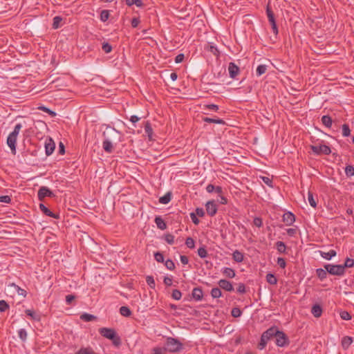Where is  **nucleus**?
<instances>
[{"label":"nucleus","instance_id":"f704fd0d","mask_svg":"<svg viewBox=\"0 0 354 354\" xmlns=\"http://www.w3.org/2000/svg\"><path fill=\"white\" fill-rule=\"evenodd\" d=\"M308 201L311 207L314 208L317 207V202L314 198L313 194L310 191L308 193Z\"/></svg>","mask_w":354,"mask_h":354},{"label":"nucleus","instance_id":"473e14b6","mask_svg":"<svg viewBox=\"0 0 354 354\" xmlns=\"http://www.w3.org/2000/svg\"><path fill=\"white\" fill-rule=\"evenodd\" d=\"M80 319L84 322H91L96 319V317L88 313H84L80 316Z\"/></svg>","mask_w":354,"mask_h":354},{"label":"nucleus","instance_id":"0eeeda50","mask_svg":"<svg viewBox=\"0 0 354 354\" xmlns=\"http://www.w3.org/2000/svg\"><path fill=\"white\" fill-rule=\"evenodd\" d=\"M311 149L315 154L328 155L331 153L330 148L326 145H312Z\"/></svg>","mask_w":354,"mask_h":354},{"label":"nucleus","instance_id":"4d7b16f0","mask_svg":"<svg viewBox=\"0 0 354 354\" xmlns=\"http://www.w3.org/2000/svg\"><path fill=\"white\" fill-rule=\"evenodd\" d=\"M154 258L156 261L162 263L164 261V257L162 253L157 252L154 254Z\"/></svg>","mask_w":354,"mask_h":354},{"label":"nucleus","instance_id":"4468645a","mask_svg":"<svg viewBox=\"0 0 354 354\" xmlns=\"http://www.w3.org/2000/svg\"><path fill=\"white\" fill-rule=\"evenodd\" d=\"M228 71L230 77L234 79L239 73V68L233 62H230L228 66Z\"/></svg>","mask_w":354,"mask_h":354},{"label":"nucleus","instance_id":"ddd939ff","mask_svg":"<svg viewBox=\"0 0 354 354\" xmlns=\"http://www.w3.org/2000/svg\"><path fill=\"white\" fill-rule=\"evenodd\" d=\"M218 284L219 287L226 291L232 292L234 290L232 283L225 279H221L218 281Z\"/></svg>","mask_w":354,"mask_h":354},{"label":"nucleus","instance_id":"052dcab7","mask_svg":"<svg viewBox=\"0 0 354 354\" xmlns=\"http://www.w3.org/2000/svg\"><path fill=\"white\" fill-rule=\"evenodd\" d=\"M266 15H267L268 20L274 18V13H273L272 10H271V8L269 7V6H268L266 8Z\"/></svg>","mask_w":354,"mask_h":354},{"label":"nucleus","instance_id":"b1692460","mask_svg":"<svg viewBox=\"0 0 354 354\" xmlns=\"http://www.w3.org/2000/svg\"><path fill=\"white\" fill-rule=\"evenodd\" d=\"M322 122L325 127L330 128L333 124V120L330 116L326 115L322 116Z\"/></svg>","mask_w":354,"mask_h":354},{"label":"nucleus","instance_id":"393cba45","mask_svg":"<svg viewBox=\"0 0 354 354\" xmlns=\"http://www.w3.org/2000/svg\"><path fill=\"white\" fill-rule=\"evenodd\" d=\"M203 120L204 122H207V123H215V124H225V122L223 120L219 119V118L216 119V118H211L205 117Z\"/></svg>","mask_w":354,"mask_h":354},{"label":"nucleus","instance_id":"c756f323","mask_svg":"<svg viewBox=\"0 0 354 354\" xmlns=\"http://www.w3.org/2000/svg\"><path fill=\"white\" fill-rule=\"evenodd\" d=\"M145 133L147 135L149 140L152 139V133H153V129L151 128V126L149 122H147L145 125Z\"/></svg>","mask_w":354,"mask_h":354},{"label":"nucleus","instance_id":"69168bd1","mask_svg":"<svg viewBox=\"0 0 354 354\" xmlns=\"http://www.w3.org/2000/svg\"><path fill=\"white\" fill-rule=\"evenodd\" d=\"M205 107L207 109L217 111L218 110V106L214 104L205 105Z\"/></svg>","mask_w":354,"mask_h":354},{"label":"nucleus","instance_id":"e433bc0d","mask_svg":"<svg viewBox=\"0 0 354 354\" xmlns=\"http://www.w3.org/2000/svg\"><path fill=\"white\" fill-rule=\"evenodd\" d=\"M25 313L27 315L30 316L33 320L39 321L40 319V316L30 309L26 310Z\"/></svg>","mask_w":354,"mask_h":354},{"label":"nucleus","instance_id":"13d9d810","mask_svg":"<svg viewBox=\"0 0 354 354\" xmlns=\"http://www.w3.org/2000/svg\"><path fill=\"white\" fill-rule=\"evenodd\" d=\"M261 178L262 180V181L266 184L267 185H268L269 187H272V180L269 178V177H267V176H261Z\"/></svg>","mask_w":354,"mask_h":354},{"label":"nucleus","instance_id":"2eb2a0df","mask_svg":"<svg viewBox=\"0 0 354 354\" xmlns=\"http://www.w3.org/2000/svg\"><path fill=\"white\" fill-rule=\"evenodd\" d=\"M192 297L196 301H201L203 299V292L201 288H194L192 290Z\"/></svg>","mask_w":354,"mask_h":354},{"label":"nucleus","instance_id":"20e7f679","mask_svg":"<svg viewBox=\"0 0 354 354\" xmlns=\"http://www.w3.org/2000/svg\"><path fill=\"white\" fill-rule=\"evenodd\" d=\"M165 347L166 351L176 353L183 349V344L176 338L167 337Z\"/></svg>","mask_w":354,"mask_h":354},{"label":"nucleus","instance_id":"a878e982","mask_svg":"<svg viewBox=\"0 0 354 354\" xmlns=\"http://www.w3.org/2000/svg\"><path fill=\"white\" fill-rule=\"evenodd\" d=\"M10 287L13 288L14 290L17 292V294L19 295H21V296H24V297H26V291L20 288L19 286L16 285L15 283H12L9 285Z\"/></svg>","mask_w":354,"mask_h":354},{"label":"nucleus","instance_id":"c85d7f7f","mask_svg":"<svg viewBox=\"0 0 354 354\" xmlns=\"http://www.w3.org/2000/svg\"><path fill=\"white\" fill-rule=\"evenodd\" d=\"M268 66L265 64H260L257 66L256 70L257 76H261L264 74L267 71Z\"/></svg>","mask_w":354,"mask_h":354},{"label":"nucleus","instance_id":"1a4fd4ad","mask_svg":"<svg viewBox=\"0 0 354 354\" xmlns=\"http://www.w3.org/2000/svg\"><path fill=\"white\" fill-rule=\"evenodd\" d=\"M45 153L46 156L51 155L55 148V144L51 138H47L44 142Z\"/></svg>","mask_w":354,"mask_h":354},{"label":"nucleus","instance_id":"338daca9","mask_svg":"<svg viewBox=\"0 0 354 354\" xmlns=\"http://www.w3.org/2000/svg\"><path fill=\"white\" fill-rule=\"evenodd\" d=\"M190 217L192 218V222L194 224L198 225L199 223V220L197 218V216L196 215V214L194 212L190 213Z\"/></svg>","mask_w":354,"mask_h":354},{"label":"nucleus","instance_id":"f03ea898","mask_svg":"<svg viewBox=\"0 0 354 354\" xmlns=\"http://www.w3.org/2000/svg\"><path fill=\"white\" fill-rule=\"evenodd\" d=\"M21 128V124H17L13 131L8 135L7 138V145L10 147L13 153H15L16 152V142L17 140V136Z\"/></svg>","mask_w":354,"mask_h":354},{"label":"nucleus","instance_id":"6e6d98bb","mask_svg":"<svg viewBox=\"0 0 354 354\" xmlns=\"http://www.w3.org/2000/svg\"><path fill=\"white\" fill-rule=\"evenodd\" d=\"M231 314H232V316L234 317H239L241 315L242 312L239 308H234L232 310Z\"/></svg>","mask_w":354,"mask_h":354},{"label":"nucleus","instance_id":"5701e85b","mask_svg":"<svg viewBox=\"0 0 354 354\" xmlns=\"http://www.w3.org/2000/svg\"><path fill=\"white\" fill-rule=\"evenodd\" d=\"M222 273L227 277L232 279L235 277V271L231 268H224L222 270Z\"/></svg>","mask_w":354,"mask_h":354},{"label":"nucleus","instance_id":"c03bdc74","mask_svg":"<svg viewBox=\"0 0 354 354\" xmlns=\"http://www.w3.org/2000/svg\"><path fill=\"white\" fill-rule=\"evenodd\" d=\"M185 245L189 248H191V249L194 248V247H195V241H194V240L192 238L188 237L185 240Z\"/></svg>","mask_w":354,"mask_h":354},{"label":"nucleus","instance_id":"7c9ffc66","mask_svg":"<svg viewBox=\"0 0 354 354\" xmlns=\"http://www.w3.org/2000/svg\"><path fill=\"white\" fill-rule=\"evenodd\" d=\"M171 199V193L168 192L166 194H165L163 196H161L159 198V203L162 204H167L170 202Z\"/></svg>","mask_w":354,"mask_h":354},{"label":"nucleus","instance_id":"3c124183","mask_svg":"<svg viewBox=\"0 0 354 354\" xmlns=\"http://www.w3.org/2000/svg\"><path fill=\"white\" fill-rule=\"evenodd\" d=\"M166 268L169 270H173L175 268V264L171 259H167L165 263Z\"/></svg>","mask_w":354,"mask_h":354},{"label":"nucleus","instance_id":"bb28decb","mask_svg":"<svg viewBox=\"0 0 354 354\" xmlns=\"http://www.w3.org/2000/svg\"><path fill=\"white\" fill-rule=\"evenodd\" d=\"M327 272H328L326 271V270L325 268L324 269L317 268L316 270V274H317L318 278L321 281L324 280L327 277Z\"/></svg>","mask_w":354,"mask_h":354},{"label":"nucleus","instance_id":"774afa93","mask_svg":"<svg viewBox=\"0 0 354 354\" xmlns=\"http://www.w3.org/2000/svg\"><path fill=\"white\" fill-rule=\"evenodd\" d=\"M184 55L180 53V54H178L176 57H175V62L178 64V63H181L183 59H184Z\"/></svg>","mask_w":354,"mask_h":354},{"label":"nucleus","instance_id":"423d86ee","mask_svg":"<svg viewBox=\"0 0 354 354\" xmlns=\"http://www.w3.org/2000/svg\"><path fill=\"white\" fill-rule=\"evenodd\" d=\"M275 343L278 346L283 347L288 344L289 341L286 335L277 329V334L275 335Z\"/></svg>","mask_w":354,"mask_h":354},{"label":"nucleus","instance_id":"a211bd4d","mask_svg":"<svg viewBox=\"0 0 354 354\" xmlns=\"http://www.w3.org/2000/svg\"><path fill=\"white\" fill-rule=\"evenodd\" d=\"M232 259L234 261L241 263L244 259V255L241 252L236 250L232 253Z\"/></svg>","mask_w":354,"mask_h":354},{"label":"nucleus","instance_id":"603ef678","mask_svg":"<svg viewBox=\"0 0 354 354\" xmlns=\"http://www.w3.org/2000/svg\"><path fill=\"white\" fill-rule=\"evenodd\" d=\"M9 308V305L4 300L0 301V312H5L7 309Z\"/></svg>","mask_w":354,"mask_h":354},{"label":"nucleus","instance_id":"aec40b11","mask_svg":"<svg viewBox=\"0 0 354 354\" xmlns=\"http://www.w3.org/2000/svg\"><path fill=\"white\" fill-rule=\"evenodd\" d=\"M155 223L156 224L158 228L163 230L167 228V224L165 221L160 216H156L155 218Z\"/></svg>","mask_w":354,"mask_h":354},{"label":"nucleus","instance_id":"8fccbe9b","mask_svg":"<svg viewBox=\"0 0 354 354\" xmlns=\"http://www.w3.org/2000/svg\"><path fill=\"white\" fill-rule=\"evenodd\" d=\"M171 297L176 300H180L182 297V293L180 290L176 289L173 290Z\"/></svg>","mask_w":354,"mask_h":354},{"label":"nucleus","instance_id":"dca6fc26","mask_svg":"<svg viewBox=\"0 0 354 354\" xmlns=\"http://www.w3.org/2000/svg\"><path fill=\"white\" fill-rule=\"evenodd\" d=\"M319 252H320L321 257L326 260H330L333 257H335L337 254L336 251L334 250H330L328 252L320 251Z\"/></svg>","mask_w":354,"mask_h":354},{"label":"nucleus","instance_id":"2f4dec72","mask_svg":"<svg viewBox=\"0 0 354 354\" xmlns=\"http://www.w3.org/2000/svg\"><path fill=\"white\" fill-rule=\"evenodd\" d=\"M120 313L126 317H129L131 315V311L127 306H122L120 308Z\"/></svg>","mask_w":354,"mask_h":354},{"label":"nucleus","instance_id":"49530a36","mask_svg":"<svg viewBox=\"0 0 354 354\" xmlns=\"http://www.w3.org/2000/svg\"><path fill=\"white\" fill-rule=\"evenodd\" d=\"M39 109L41 111H43L45 113H48L51 117H55L56 115V113L50 109L46 107V106H39Z\"/></svg>","mask_w":354,"mask_h":354},{"label":"nucleus","instance_id":"79ce46f5","mask_svg":"<svg viewBox=\"0 0 354 354\" xmlns=\"http://www.w3.org/2000/svg\"><path fill=\"white\" fill-rule=\"evenodd\" d=\"M146 281L150 288H151L153 289L155 288L156 283H155L154 279L152 276H147L146 277Z\"/></svg>","mask_w":354,"mask_h":354},{"label":"nucleus","instance_id":"a19ab883","mask_svg":"<svg viewBox=\"0 0 354 354\" xmlns=\"http://www.w3.org/2000/svg\"><path fill=\"white\" fill-rule=\"evenodd\" d=\"M342 136L344 137H348L351 133V130L349 126L347 124H344L342 125Z\"/></svg>","mask_w":354,"mask_h":354},{"label":"nucleus","instance_id":"ea45409f","mask_svg":"<svg viewBox=\"0 0 354 354\" xmlns=\"http://www.w3.org/2000/svg\"><path fill=\"white\" fill-rule=\"evenodd\" d=\"M19 337L21 339V341L25 342L27 339V332L24 328H21L18 331Z\"/></svg>","mask_w":354,"mask_h":354},{"label":"nucleus","instance_id":"bf43d9fd","mask_svg":"<svg viewBox=\"0 0 354 354\" xmlns=\"http://www.w3.org/2000/svg\"><path fill=\"white\" fill-rule=\"evenodd\" d=\"M165 241L169 244H173L174 243V236L170 234H168L165 236Z\"/></svg>","mask_w":354,"mask_h":354},{"label":"nucleus","instance_id":"0e129e2a","mask_svg":"<svg viewBox=\"0 0 354 354\" xmlns=\"http://www.w3.org/2000/svg\"><path fill=\"white\" fill-rule=\"evenodd\" d=\"M11 201V198L9 196H0V202L5 203H10Z\"/></svg>","mask_w":354,"mask_h":354},{"label":"nucleus","instance_id":"58836bf2","mask_svg":"<svg viewBox=\"0 0 354 354\" xmlns=\"http://www.w3.org/2000/svg\"><path fill=\"white\" fill-rule=\"evenodd\" d=\"M198 255L203 259L207 257V252L205 246L200 247L198 249Z\"/></svg>","mask_w":354,"mask_h":354},{"label":"nucleus","instance_id":"4be33fe9","mask_svg":"<svg viewBox=\"0 0 354 354\" xmlns=\"http://www.w3.org/2000/svg\"><path fill=\"white\" fill-rule=\"evenodd\" d=\"M39 209L46 216H48L52 217V218H57V217L53 212H52L48 207H46L42 203L39 204Z\"/></svg>","mask_w":354,"mask_h":354},{"label":"nucleus","instance_id":"680f3d73","mask_svg":"<svg viewBox=\"0 0 354 354\" xmlns=\"http://www.w3.org/2000/svg\"><path fill=\"white\" fill-rule=\"evenodd\" d=\"M277 262V264L279 266V267L281 268H284L286 266V261L282 257H278Z\"/></svg>","mask_w":354,"mask_h":354},{"label":"nucleus","instance_id":"f8f14e48","mask_svg":"<svg viewBox=\"0 0 354 354\" xmlns=\"http://www.w3.org/2000/svg\"><path fill=\"white\" fill-rule=\"evenodd\" d=\"M205 207H206L207 213L210 216H213L216 214V213L217 212V206H216V203H214V201H208L206 203Z\"/></svg>","mask_w":354,"mask_h":354},{"label":"nucleus","instance_id":"4c0bfd02","mask_svg":"<svg viewBox=\"0 0 354 354\" xmlns=\"http://www.w3.org/2000/svg\"><path fill=\"white\" fill-rule=\"evenodd\" d=\"M342 267H344V270L345 271V269L346 268H353L354 267V259L347 258L344 262V264L342 265Z\"/></svg>","mask_w":354,"mask_h":354},{"label":"nucleus","instance_id":"412c9836","mask_svg":"<svg viewBox=\"0 0 354 354\" xmlns=\"http://www.w3.org/2000/svg\"><path fill=\"white\" fill-rule=\"evenodd\" d=\"M75 354H96L91 346L82 347Z\"/></svg>","mask_w":354,"mask_h":354},{"label":"nucleus","instance_id":"9b49d317","mask_svg":"<svg viewBox=\"0 0 354 354\" xmlns=\"http://www.w3.org/2000/svg\"><path fill=\"white\" fill-rule=\"evenodd\" d=\"M282 221L286 225L290 226L295 221V216L291 212H287L283 214Z\"/></svg>","mask_w":354,"mask_h":354},{"label":"nucleus","instance_id":"09e8293b","mask_svg":"<svg viewBox=\"0 0 354 354\" xmlns=\"http://www.w3.org/2000/svg\"><path fill=\"white\" fill-rule=\"evenodd\" d=\"M165 351V347H155L151 350V354H164Z\"/></svg>","mask_w":354,"mask_h":354},{"label":"nucleus","instance_id":"7ed1b4c3","mask_svg":"<svg viewBox=\"0 0 354 354\" xmlns=\"http://www.w3.org/2000/svg\"><path fill=\"white\" fill-rule=\"evenodd\" d=\"M277 327L272 326L263 333L258 346L260 350H263L267 345L268 341L275 337V335L277 334Z\"/></svg>","mask_w":354,"mask_h":354},{"label":"nucleus","instance_id":"5fc2aeb1","mask_svg":"<svg viewBox=\"0 0 354 354\" xmlns=\"http://www.w3.org/2000/svg\"><path fill=\"white\" fill-rule=\"evenodd\" d=\"M340 317L344 320H350L351 319V316L348 312L346 310H343L340 312Z\"/></svg>","mask_w":354,"mask_h":354},{"label":"nucleus","instance_id":"f3484780","mask_svg":"<svg viewBox=\"0 0 354 354\" xmlns=\"http://www.w3.org/2000/svg\"><path fill=\"white\" fill-rule=\"evenodd\" d=\"M311 313L314 315L315 317L318 318L322 314V308L319 305L315 304L312 307Z\"/></svg>","mask_w":354,"mask_h":354},{"label":"nucleus","instance_id":"9d476101","mask_svg":"<svg viewBox=\"0 0 354 354\" xmlns=\"http://www.w3.org/2000/svg\"><path fill=\"white\" fill-rule=\"evenodd\" d=\"M37 196L39 201H43L45 197H53L55 194L50 190L49 188L45 186H42L39 188Z\"/></svg>","mask_w":354,"mask_h":354},{"label":"nucleus","instance_id":"864d4df0","mask_svg":"<svg viewBox=\"0 0 354 354\" xmlns=\"http://www.w3.org/2000/svg\"><path fill=\"white\" fill-rule=\"evenodd\" d=\"M102 48L106 53H109L112 50V46L108 42H104Z\"/></svg>","mask_w":354,"mask_h":354},{"label":"nucleus","instance_id":"de8ad7c7","mask_svg":"<svg viewBox=\"0 0 354 354\" xmlns=\"http://www.w3.org/2000/svg\"><path fill=\"white\" fill-rule=\"evenodd\" d=\"M345 173L347 176H354V167L351 165H347L345 168Z\"/></svg>","mask_w":354,"mask_h":354},{"label":"nucleus","instance_id":"a18cd8bd","mask_svg":"<svg viewBox=\"0 0 354 354\" xmlns=\"http://www.w3.org/2000/svg\"><path fill=\"white\" fill-rule=\"evenodd\" d=\"M62 18L61 17H59V16L55 17L53 18V28H55V29L58 28L59 27V24L62 21Z\"/></svg>","mask_w":354,"mask_h":354},{"label":"nucleus","instance_id":"e2e57ef3","mask_svg":"<svg viewBox=\"0 0 354 354\" xmlns=\"http://www.w3.org/2000/svg\"><path fill=\"white\" fill-rule=\"evenodd\" d=\"M237 292L241 294L245 292V286L244 283H239L238 288H237Z\"/></svg>","mask_w":354,"mask_h":354},{"label":"nucleus","instance_id":"c9c22d12","mask_svg":"<svg viewBox=\"0 0 354 354\" xmlns=\"http://www.w3.org/2000/svg\"><path fill=\"white\" fill-rule=\"evenodd\" d=\"M211 296L213 298H220L222 296V292L220 288H214L211 290Z\"/></svg>","mask_w":354,"mask_h":354},{"label":"nucleus","instance_id":"37998d69","mask_svg":"<svg viewBox=\"0 0 354 354\" xmlns=\"http://www.w3.org/2000/svg\"><path fill=\"white\" fill-rule=\"evenodd\" d=\"M109 17V12L106 10H103L100 13V19L102 21H106Z\"/></svg>","mask_w":354,"mask_h":354},{"label":"nucleus","instance_id":"39448f33","mask_svg":"<svg viewBox=\"0 0 354 354\" xmlns=\"http://www.w3.org/2000/svg\"><path fill=\"white\" fill-rule=\"evenodd\" d=\"M324 268L332 275L342 276L345 273L344 267L342 265L326 264Z\"/></svg>","mask_w":354,"mask_h":354},{"label":"nucleus","instance_id":"6e6552de","mask_svg":"<svg viewBox=\"0 0 354 354\" xmlns=\"http://www.w3.org/2000/svg\"><path fill=\"white\" fill-rule=\"evenodd\" d=\"M99 333L103 337L113 340L116 338V333L114 329L109 328H101L99 329Z\"/></svg>","mask_w":354,"mask_h":354},{"label":"nucleus","instance_id":"f257e3e1","mask_svg":"<svg viewBox=\"0 0 354 354\" xmlns=\"http://www.w3.org/2000/svg\"><path fill=\"white\" fill-rule=\"evenodd\" d=\"M118 131L115 129L107 128L103 133L104 140L102 142V147L104 150L107 153H111L113 151L112 141L110 136H118Z\"/></svg>","mask_w":354,"mask_h":354},{"label":"nucleus","instance_id":"6ab92c4d","mask_svg":"<svg viewBox=\"0 0 354 354\" xmlns=\"http://www.w3.org/2000/svg\"><path fill=\"white\" fill-rule=\"evenodd\" d=\"M352 342H353V338L352 337H351L349 336H344L342 339V342H341L342 346L343 347L344 349L346 350V349H347L351 346Z\"/></svg>","mask_w":354,"mask_h":354},{"label":"nucleus","instance_id":"cd10ccee","mask_svg":"<svg viewBox=\"0 0 354 354\" xmlns=\"http://www.w3.org/2000/svg\"><path fill=\"white\" fill-rule=\"evenodd\" d=\"M276 248L279 253H286V245L283 241H277L276 243Z\"/></svg>","mask_w":354,"mask_h":354},{"label":"nucleus","instance_id":"72a5a7b5","mask_svg":"<svg viewBox=\"0 0 354 354\" xmlns=\"http://www.w3.org/2000/svg\"><path fill=\"white\" fill-rule=\"evenodd\" d=\"M266 281L268 283H270L271 285H275L277 283V279L276 277L273 274H271V273L267 274Z\"/></svg>","mask_w":354,"mask_h":354}]
</instances>
